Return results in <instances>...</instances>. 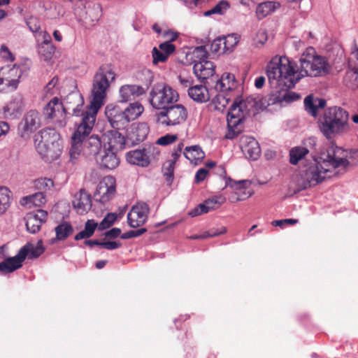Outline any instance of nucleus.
Wrapping results in <instances>:
<instances>
[{"instance_id":"6ab92c4d","label":"nucleus","mask_w":358,"mask_h":358,"mask_svg":"<svg viewBox=\"0 0 358 358\" xmlns=\"http://www.w3.org/2000/svg\"><path fill=\"white\" fill-rule=\"evenodd\" d=\"M240 147L245 157L256 160L260 155L261 150L258 142L252 136H243L240 139Z\"/></svg>"},{"instance_id":"9d476101","label":"nucleus","mask_w":358,"mask_h":358,"mask_svg":"<svg viewBox=\"0 0 358 358\" xmlns=\"http://www.w3.org/2000/svg\"><path fill=\"white\" fill-rule=\"evenodd\" d=\"M187 117L186 108L181 104H172L157 115L158 123L166 126H175L185 121Z\"/></svg>"},{"instance_id":"423d86ee","label":"nucleus","mask_w":358,"mask_h":358,"mask_svg":"<svg viewBox=\"0 0 358 358\" xmlns=\"http://www.w3.org/2000/svg\"><path fill=\"white\" fill-rule=\"evenodd\" d=\"M59 134L53 128L41 130L34 136L36 148L46 161L57 159L62 152Z\"/></svg>"},{"instance_id":"f03ea898","label":"nucleus","mask_w":358,"mask_h":358,"mask_svg":"<svg viewBox=\"0 0 358 358\" xmlns=\"http://www.w3.org/2000/svg\"><path fill=\"white\" fill-rule=\"evenodd\" d=\"M303 147L309 149L312 160L306 166L304 171V182L303 189L315 186L322 182L326 178L329 177L328 173L331 169L338 168L345 169L350 165L348 158L358 157V150H345L334 143L329 145L325 150L317 154V139L309 137L304 140Z\"/></svg>"},{"instance_id":"c03bdc74","label":"nucleus","mask_w":358,"mask_h":358,"mask_svg":"<svg viewBox=\"0 0 358 358\" xmlns=\"http://www.w3.org/2000/svg\"><path fill=\"white\" fill-rule=\"evenodd\" d=\"M27 203H31L35 206H41L46 202L45 196L43 192H38L31 196L23 198Z\"/></svg>"},{"instance_id":"1a4fd4ad","label":"nucleus","mask_w":358,"mask_h":358,"mask_svg":"<svg viewBox=\"0 0 358 358\" xmlns=\"http://www.w3.org/2000/svg\"><path fill=\"white\" fill-rule=\"evenodd\" d=\"M94 118L91 115H85L71 138V146L69 155L71 161L77 159L83 152V141L90 135L95 123Z\"/></svg>"},{"instance_id":"7ed1b4c3","label":"nucleus","mask_w":358,"mask_h":358,"mask_svg":"<svg viewBox=\"0 0 358 358\" xmlns=\"http://www.w3.org/2000/svg\"><path fill=\"white\" fill-rule=\"evenodd\" d=\"M349 113L340 106L327 108L319 120L321 133L328 140L350 131Z\"/></svg>"},{"instance_id":"a211bd4d","label":"nucleus","mask_w":358,"mask_h":358,"mask_svg":"<svg viewBox=\"0 0 358 358\" xmlns=\"http://www.w3.org/2000/svg\"><path fill=\"white\" fill-rule=\"evenodd\" d=\"M105 114L111 127L116 129L124 128L128 124L124 110L117 106L108 105L106 107Z\"/></svg>"},{"instance_id":"ea45409f","label":"nucleus","mask_w":358,"mask_h":358,"mask_svg":"<svg viewBox=\"0 0 358 358\" xmlns=\"http://www.w3.org/2000/svg\"><path fill=\"white\" fill-rule=\"evenodd\" d=\"M343 82L350 89L358 88V67L348 69L345 73Z\"/></svg>"},{"instance_id":"4d7b16f0","label":"nucleus","mask_w":358,"mask_h":358,"mask_svg":"<svg viewBox=\"0 0 358 358\" xmlns=\"http://www.w3.org/2000/svg\"><path fill=\"white\" fill-rule=\"evenodd\" d=\"M176 134H167L157 140L156 143L161 145H168L176 141Z\"/></svg>"},{"instance_id":"052dcab7","label":"nucleus","mask_w":358,"mask_h":358,"mask_svg":"<svg viewBox=\"0 0 358 358\" xmlns=\"http://www.w3.org/2000/svg\"><path fill=\"white\" fill-rule=\"evenodd\" d=\"M224 199L221 196H214L213 198L206 199L205 203L208 206L213 207V210H214L220 207L224 203Z\"/></svg>"},{"instance_id":"37998d69","label":"nucleus","mask_w":358,"mask_h":358,"mask_svg":"<svg viewBox=\"0 0 358 358\" xmlns=\"http://www.w3.org/2000/svg\"><path fill=\"white\" fill-rule=\"evenodd\" d=\"M229 8V3L227 1H220L211 9L204 12V16H210L212 15H223Z\"/></svg>"},{"instance_id":"3c124183","label":"nucleus","mask_w":358,"mask_h":358,"mask_svg":"<svg viewBox=\"0 0 358 358\" xmlns=\"http://www.w3.org/2000/svg\"><path fill=\"white\" fill-rule=\"evenodd\" d=\"M224 43V42H223L222 37H218L215 38L210 44V51L215 54H224L223 47Z\"/></svg>"},{"instance_id":"f257e3e1","label":"nucleus","mask_w":358,"mask_h":358,"mask_svg":"<svg viewBox=\"0 0 358 358\" xmlns=\"http://www.w3.org/2000/svg\"><path fill=\"white\" fill-rule=\"evenodd\" d=\"M300 68L295 70L292 63L286 57L275 56L266 66V75L271 87L276 93L275 101L282 104L291 103L300 96L289 90L306 76L317 77L327 74L331 66L326 57L317 54L313 47H308L301 55Z\"/></svg>"},{"instance_id":"a19ab883","label":"nucleus","mask_w":358,"mask_h":358,"mask_svg":"<svg viewBox=\"0 0 358 358\" xmlns=\"http://www.w3.org/2000/svg\"><path fill=\"white\" fill-rule=\"evenodd\" d=\"M11 203L10 192L6 187H0V215L10 207Z\"/></svg>"},{"instance_id":"a18cd8bd","label":"nucleus","mask_w":358,"mask_h":358,"mask_svg":"<svg viewBox=\"0 0 358 358\" xmlns=\"http://www.w3.org/2000/svg\"><path fill=\"white\" fill-rule=\"evenodd\" d=\"M175 169V164L172 161H166L162 166V172L164 176L166 177V181L171 183L173 180V172Z\"/></svg>"},{"instance_id":"f8f14e48","label":"nucleus","mask_w":358,"mask_h":358,"mask_svg":"<svg viewBox=\"0 0 358 358\" xmlns=\"http://www.w3.org/2000/svg\"><path fill=\"white\" fill-rule=\"evenodd\" d=\"M116 192V181L114 177H104L98 184L94 197L96 201L106 203L115 195Z\"/></svg>"},{"instance_id":"79ce46f5","label":"nucleus","mask_w":358,"mask_h":358,"mask_svg":"<svg viewBox=\"0 0 358 358\" xmlns=\"http://www.w3.org/2000/svg\"><path fill=\"white\" fill-rule=\"evenodd\" d=\"M56 238L59 241L66 239L73 231V227L69 222H63L55 229Z\"/></svg>"},{"instance_id":"09e8293b","label":"nucleus","mask_w":358,"mask_h":358,"mask_svg":"<svg viewBox=\"0 0 358 358\" xmlns=\"http://www.w3.org/2000/svg\"><path fill=\"white\" fill-rule=\"evenodd\" d=\"M213 210V207L208 206L205 201L202 203H200L196 207H195L193 210H192L189 215L191 217H196L200 215L201 214L207 213L209 211Z\"/></svg>"},{"instance_id":"a878e982","label":"nucleus","mask_w":358,"mask_h":358,"mask_svg":"<svg viewBox=\"0 0 358 358\" xmlns=\"http://www.w3.org/2000/svg\"><path fill=\"white\" fill-rule=\"evenodd\" d=\"M73 206L78 213L80 215L87 213L92 208L91 195L84 189H80L74 196Z\"/></svg>"},{"instance_id":"4be33fe9","label":"nucleus","mask_w":358,"mask_h":358,"mask_svg":"<svg viewBox=\"0 0 358 358\" xmlns=\"http://www.w3.org/2000/svg\"><path fill=\"white\" fill-rule=\"evenodd\" d=\"M103 138H100L97 135H92L87 136L83 141V154L87 157L92 156L94 158L100 153L101 150H103Z\"/></svg>"},{"instance_id":"58836bf2","label":"nucleus","mask_w":358,"mask_h":358,"mask_svg":"<svg viewBox=\"0 0 358 358\" xmlns=\"http://www.w3.org/2000/svg\"><path fill=\"white\" fill-rule=\"evenodd\" d=\"M309 149L303 147H294L289 151V162L292 164L296 165L300 160H302L309 154Z\"/></svg>"},{"instance_id":"aec40b11","label":"nucleus","mask_w":358,"mask_h":358,"mask_svg":"<svg viewBox=\"0 0 358 358\" xmlns=\"http://www.w3.org/2000/svg\"><path fill=\"white\" fill-rule=\"evenodd\" d=\"M48 213L43 210H38L37 211L29 213L25 217L26 228L27 231L31 234L38 232L42 224L47 220Z\"/></svg>"},{"instance_id":"f3484780","label":"nucleus","mask_w":358,"mask_h":358,"mask_svg":"<svg viewBox=\"0 0 358 358\" xmlns=\"http://www.w3.org/2000/svg\"><path fill=\"white\" fill-rule=\"evenodd\" d=\"M40 125L39 114L37 111L31 110L27 112L18 126L21 137L27 138Z\"/></svg>"},{"instance_id":"2f4dec72","label":"nucleus","mask_w":358,"mask_h":358,"mask_svg":"<svg viewBox=\"0 0 358 358\" xmlns=\"http://www.w3.org/2000/svg\"><path fill=\"white\" fill-rule=\"evenodd\" d=\"M184 155L191 163L196 165L200 163L205 157L204 152L199 145L187 147L185 150Z\"/></svg>"},{"instance_id":"5701e85b","label":"nucleus","mask_w":358,"mask_h":358,"mask_svg":"<svg viewBox=\"0 0 358 358\" xmlns=\"http://www.w3.org/2000/svg\"><path fill=\"white\" fill-rule=\"evenodd\" d=\"M103 146L106 148L117 151L123 150L126 143V140L123 135L117 131H110L102 136Z\"/></svg>"},{"instance_id":"0eeeda50","label":"nucleus","mask_w":358,"mask_h":358,"mask_svg":"<svg viewBox=\"0 0 358 358\" xmlns=\"http://www.w3.org/2000/svg\"><path fill=\"white\" fill-rule=\"evenodd\" d=\"M43 252L44 248L41 240L36 246L27 243L20 249L16 255L0 262V271L4 273L13 272L22 266V263L28 255L29 259L36 258Z\"/></svg>"},{"instance_id":"5fc2aeb1","label":"nucleus","mask_w":358,"mask_h":358,"mask_svg":"<svg viewBox=\"0 0 358 358\" xmlns=\"http://www.w3.org/2000/svg\"><path fill=\"white\" fill-rule=\"evenodd\" d=\"M26 24L33 33H37L41 29V22L37 17L31 16L26 20Z\"/></svg>"},{"instance_id":"774afa93","label":"nucleus","mask_w":358,"mask_h":358,"mask_svg":"<svg viewBox=\"0 0 358 358\" xmlns=\"http://www.w3.org/2000/svg\"><path fill=\"white\" fill-rule=\"evenodd\" d=\"M58 83V78L55 76L52 80L46 85L45 90L48 93H52V90Z\"/></svg>"},{"instance_id":"72a5a7b5","label":"nucleus","mask_w":358,"mask_h":358,"mask_svg":"<svg viewBox=\"0 0 358 358\" xmlns=\"http://www.w3.org/2000/svg\"><path fill=\"white\" fill-rule=\"evenodd\" d=\"M23 108V99L21 96L13 97L10 102L4 107L5 113L15 116L22 112Z\"/></svg>"},{"instance_id":"338daca9","label":"nucleus","mask_w":358,"mask_h":358,"mask_svg":"<svg viewBox=\"0 0 358 358\" xmlns=\"http://www.w3.org/2000/svg\"><path fill=\"white\" fill-rule=\"evenodd\" d=\"M121 235V229L119 228H113L105 233V236L109 238H115Z\"/></svg>"},{"instance_id":"393cba45","label":"nucleus","mask_w":358,"mask_h":358,"mask_svg":"<svg viewBox=\"0 0 358 358\" xmlns=\"http://www.w3.org/2000/svg\"><path fill=\"white\" fill-rule=\"evenodd\" d=\"M193 71L196 76L201 80L210 78L215 81L213 76L215 72V66L210 61H198L194 64Z\"/></svg>"},{"instance_id":"de8ad7c7","label":"nucleus","mask_w":358,"mask_h":358,"mask_svg":"<svg viewBox=\"0 0 358 358\" xmlns=\"http://www.w3.org/2000/svg\"><path fill=\"white\" fill-rule=\"evenodd\" d=\"M222 38L223 42H224L223 44L224 53L230 52L238 43L236 38L234 35H228L227 36H222Z\"/></svg>"},{"instance_id":"69168bd1","label":"nucleus","mask_w":358,"mask_h":358,"mask_svg":"<svg viewBox=\"0 0 358 358\" xmlns=\"http://www.w3.org/2000/svg\"><path fill=\"white\" fill-rule=\"evenodd\" d=\"M208 171L204 168H201L197 171L195 175V182L199 183L202 182L206 177Z\"/></svg>"},{"instance_id":"603ef678","label":"nucleus","mask_w":358,"mask_h":358,"mask_svg":"<svg viewBox=\"0 0 358 358\" xmlns=\"http://www.w3.org/2000/svg\"><path fill=\"white\" fill-rule=\"evenodd\" d=\"M267 34L264 29L257 31L255 37L253 39L254 45L257 48H261L267 41Z\"/></svg>"},{"instance_id":"e433bc0d","label":"nucleus","mask_w":358,"mask_h":358,"mask_svg":"<svg viewBox=\"0 0 358 358\" xmlns=\"http://www.w3.org/2000/svg\"><path fill=\"white\" fill-rule=\"evenodd\" d=\"M98 227V224L94 220H88L85 224V228L83 231L78 233L74 239L79 241L84 238H90Z\"/></svg>"},{"instance_id":"473e14b6","label":"nucleus","mask_w":358,"mask_h":358,"mask_svg":"<svg viewBox=\"0 0 358 358\" xmlns=\"http://www.w3.org/2000/svg\"><path fill=\"white\" fill-rule=\"evenodd\" d=\"M22 72L20 66L14 64L12 68L8 66V76H6V85L15 90L17 87Z\"/></svg>"},{"instance_id":"bf43d9fd","label":"nucleus","mask_w":358,"mask_h":358,"mask_svg":"<svg viewBox=\"0 0 358 358\" xmlns=\"http://www.w3.org/2000/svg\"><path fill=\"white\" fill-rule=\"evenodd\" d=\"M153 63L164 62L168 59V56L162 50H159L157 48H154L152 52Z\"/></svg>"},{"instance_id":"b1692460","label":"nucleus","mask_w":358,"mask_h":358,"mask_svg":"<svg viewBox=\"0 0 358 358\" xmlns=\"http://www.w3.org/2000/svg\"><path fill=\"white\" fill-rule=\"evenodd\" d=\"M149 133V127L145 122L133 124L127 133V140L136 145L143 142Z\"/></svg>"},{"instance_id":"412c9836","label":"nucleus","mask_w":358,"mask_h":358,"mask_svg":"<svg viewBox=\"0 0 358 358\" xmlns=\"http://www.w3.org/2000/svg\"><path fill=\"white\" fill-rule=\"evenodd\" d=\"M95 160L101 168L108 169L116 168L120 163L115 151L106 148V145L101 150Z\"/></svg>"},{"instance_id":"4468645a","label":"nucleus","mask_w":358,"mask_h":358,"mask_svg":"<svg viewBox=\"0 0 358 358\" xmlns=\"http://www.w3.org/2000/svg\"><path fill=\"white\" fill-rule=\"evenodd\" d=\"M149 206L144 202H138L133 206L127 214L128 224L132 228L142 226L148 220Z\"/></svg>"},{"instance_id":"ddd939ff","label":"nucleus","mask_w":358,"mask_h":358,"mask_svg":"<svg viewBox=\"0 0 358 358\" xmlns=\"http://www.w3.org/2000/svg\"><path fill=\"white\" fill-rule=\"evenodd\" d=\"M84 99L81 94L79 92L70 93L64 100L63 103V109L66 113H70L72 111V115L79 117L82 116V119L85 117V114L89 112V108L86 111L84 110Z\"/></svg>"},{"instance_id":"cd10ccee","label":"nucleus","mask_w":358,"mask_h":358,"mask_svg":"<svg viewBox=\"0 0 358 358\" xmlns=\"http://www.w3.org/2000/svg\"><path fill=\"white\" fill-rule=\"evenodd\" d=\"M215 85L214 86L216 91L220 92H230L236 89L237 82L234 74L230 73H224L220 79L215 80Z\"/></svg>"},{"instance_id":"dca6fc26","label":"nucleus","mask_w":358,"mask_h":358,"mask_svg":"<svg viewBox=\"0 0 358 358\" xmlns=\"http://www.w3.org/2000/svg\"><path fill=\"white\" fill-rule=\"evenodd\" d=\"M44 114L50 119L57 118L55 124L60 127H64L66 124L65 120V112L63 109V103L59 101L57 97L53 98L44 108Z\"/></svg>"},{"instance_id":"c85d7f7f","label":"nucleus","mask_w":358,"mask_h":358,"mask_svg":"<svg viewBox=\"0 0 358 358\" xmlns=\"http://www.w3.org/2000/svg\"><path fill=\"white\" fill-rule=\"evenodd\" d=\"M43 41L38 45V52L45 61L52 59L55 52V47L52 43L50 35L44 31L43 33Z\"/></svg>"},{"instance_id":"8fccbe9b","label":"nucleus","mask_w":358,"mask_h":358,"mask_svg":"<svg viewBox=\"0 0 358 358\" xmlns=\"http://www.w3.org/2000/svg\"><path fill=\"white\" fill-rule=\"evenodd\" d=\"M35 187L41 191H46L53 187V181L47 178H40L35 181Z\"/></svg>"},{"instance_id":"bb28decb","label":"nucleus","mask_w":358,"mask_h":358,"mask_svg":"<svg viewBox=\"0 0 358 358\" xmlns=\"http://www.w3.org/2000/svg\"><path fill=\"white\" fill-rule=\"evenodd\" d=\"M145 93V89L140 85H124L120 88L119 101L121 103H126L131 100H134Z\"/></svg>"},{"instance_id":"20e7f679","label":"nucleus","mask_w":358,"mask_h":358,"mask_svg":"<svg viewBox=\"0 0 358 358\" xmlns=\"http://www.w3.org/2000/svg\"><path fill=\"white\" fill-rule=\"evenodd\" d=\"M116 74L110 65H102L95 73L92 88V99L89 112L85 115L93 116L96 120L99 110L104 103L106 92L110 84L115 80Z\"/></svg>"},{"instance_id":"f704fd0d","label":"nucleus","mask_w":358,"mask_h":358,"mask_svg":"<svg viewBox=\"0 0 358 358\" xmlns=\"http://www.w3.org/2000/svg\"><path fill=\"white\" fill-rule=\"evenodd\" d=\"M280 4L274 1H265L259 3L256 9V14L259 19H263L273 13Z\"/></svg>"},{"instance_id":"e2e57ef3","label":"nucleus","mask_w":358,"mask_h":358,"mask_svg":"<svg viewBox=\"0 0 358 358\" xmlns=\"http://www.w3.org/2000/svg\"><path fill=\"white\" fill-rule=\"evenodd\" d=\"M122 244L120 242L117 241H103L100 246L103 248L113 250L121 247Z\"/></svg>"},{"instance_id":"680f3d73","label":"nucleus","mask_w":358,"mask_h":358,"mask_svg":"<svg viewBox=\"0 0 358 358\" xmlns=\"http://www.w3.org/2000/svg\"><path fill=\"white\" fill-rule=\"evenodd\" d=\"M159 48L163 52H164L167 56H169L174 52L176 47L169 41H166L159 45Z\"/></svg>"},{"instance_id":"7c9ffc66","label":"nucleus","mask_w":358,"mask_h":358,"mask_svg":"<svg viewBox=\"0 0 358 358\" xmlns=\"http://www.w3.org/2000/svg\"><path fill=\"white\" fill-rule=\"evenodd\" d=\"M188 95L191 99L198 103H205L210 99V94L206 87L200 85L189 87Z\"/></svg>"},{"instance_id":"c9c22d12","label":"nucleus","mask_w":358,"mask_h":358,"mask_svg":"<svg viewBox=\"0 0 358 358\" xmlns=\"http://www.w3.org/2000/svg\"><path fill=\"white\" fill-rule=\"evenodd\" d=\"M143 111V106L138 103H130L129 106L124 110L125 117L127 122L133 121L138 118Z\"/></svg>"},{"instance_id":"864d4df0","label":"nucleus","mask_w":358,"mask_h":358,"mask_svg":"<svg viewBox=\"0 0 358 358\" xmlns=\"http://www.w3.org/2000/svg\"><path fill=\"white\" fill-rule=\"evenodd\" d=\"M225 93L226 92H220L213 99V103L215 104H217L216 107L219 109L220 107L224 108L230 101V98L228 97V94Z\"/></svg>"},{"instance_id":"13d9d810","label":"nucleus","mask_w":358,"mask_h":358,"mask_svg":"<svg viewBox=\"0 0 358 358\" xmlns=\"http://www.w3.org/2000/svg\"><path fill=\"white\" fill-rule=\"evenodd\" d=\"M147 231L145 228H140L136 230H130L121 235L122 239H129L134 237H138Z\"/></svg>"},{"instance_id":"4c0bfd02","label":"nucleus","mask_w":358,"mask_h":358,"mask_svg":"<svg viewBox=\"0 0 358 358\" xmlns=\"http://www.w3.org/2000/svg\"><path fill=\"white\" fill-rule=\"evenodd\" d=\"M68 8H71L78 20L87 7V0H64Z\"/></svg>"},{"instance_id":"0e129e2a","label":"nucleus","mask_w":358,"mask_h":358,"mask_svg":"<svg viewBox=\"0 0 358 358\" xmlns=\"http://www.w3.org/2000/svg\"><path fill=\"white\" fill-rule=\"evenodd\" d=\"M0 55L2 58L8 61H13L14 57L8 50V47L5 45H2L1 47Z\"/></svg>"},{"instance_id":"2eb2a0df","label":"nucleus","mask_w":358,"mask_h":358,"mask_svg":"<svg viewBox=\"0 0 358 358\" xmlns=\"http://www.w3.org/2000/svg\"><path fill=\"white\" fill-rule=\"evenodd\" d=\"M102 15L101 6L99 3H89L77 21L85 29L94 26Z\"/></svg>"},{"instance_id":"49530a36","label":"nucleus","mask_w":358,"mask_h":358,"mask_svg":"<svg viewBox=\"0 0 358 358\" xmlns=\"http://www.w3.org/2000/svg\"><path fill=\"white\" fill-rule=\"evenodd\" d=\"M117 215L115 213H109L102 220V221L98 224V229L103 231L106 229L109 228L116 220Z\"/></svg>"},{"instance_id":"6e6d98bb","label":"nucleus","mask_w":358,"mask_h":358,"mask_svg":"<svg viewBox=\"0 0 358 358\" xmlns=\"http://www.w3.org/2000/svg\"><path fill=\"white\" fill-rule=\"evenodd\" d=\"M193 55L199 61H208V52L205 46L196 47L193 51Z\"/></svg>"},{"instance_id":"6e6552de","label":"nucleus","mask_w":358,"mask_h":358,"mask_svg":"<svg viewBox=\"0 0 358 358\" xmlns=\"http://www.w3.org/2000/svg\"><path fill=\"white\" fill-rule=\"evenodd\" d=\"M178 92L169 85L157 83L152 86L149 94L150 105L157 110H164L178 100Z\"/></svg>"},{"instance_id":"9b49d317","label":"nucleus","mask_w":358,"mask_h":358,"mask_svg":"<svg viewBox=\"0 0 358 358\" xmlns=\"http://www.w3.org/2000/svg\"><path fill=\"white\" fill-rule=\"evenodd\" d=\"M159 154V151L155 145L146 144L142 149L128 152L126 159L131 164L147 167Z\"/></svg>"},{"instance_id":"39448f33","label":"nucleus","mask_w":358,"mask_h":358,"mask_svg":"<svg viewBox=\"0 0 358 358\" xmlns=\"http://www.w3.org/2000/svg\"><path fill=\"white\" fill-rule=\"evenodd\" d=\"M257 103L253 96L234 101L227 113L228 131L225 136L226 138L233 139L241 133V123L245 117L257 110Z\"/></svg>"},{"instance_id":"c756f323","label":"nucleus","mask_w":358,"mask_h":358,"mask_svg":"<svg viewBox=\"0 0 358 358\" xmlns=\"http://www.w3.org/2000/svg\"><path fill=\"white\" fill-rule=\"evenodd\" d=\"M326 100L324 99L315 98L313 95L307 96L304 99V107L307 113L313 117L318 114V109L323 108L326 106Z\"/></svg>"}]
</instances>
